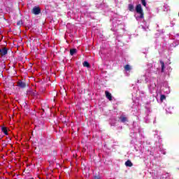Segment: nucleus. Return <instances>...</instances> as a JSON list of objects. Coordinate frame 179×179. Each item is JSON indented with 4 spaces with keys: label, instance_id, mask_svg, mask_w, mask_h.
Returning a JSON list of instances; mask_svg holds the SVG:
<instances>
[{
    "label": "nucleus",
    "instance_id": "nucleus-13",
    "mask_svg": "<svg viewBox=\"0 0 179 179\" xmlns=\"http://www.w3.org/2000/svg\"><path fill=\"white\" fill-rule=\"evenodd\" d=\"M124 70L130 71L131 70V66H129V64L125 65L124 66Z\"/></svg>",
    "mask_w": 179,
    "mask_h": 179
},
{
    "label": "nucleus",
    "instance_id": "nucleus-15",
    "mask_svg": "<svg viewBox=\"0 0 179 179\" xmlns=\"http://www.w3.org/2000/svg\"><path fill=\"white\" fill-rule=\"evenodd\" d=\"M141 3L143 6H146V1L145 0H141Z\"/></svg>",
    "mask_w": 179,
    "mask_h": 179
},
{
    "label": "nucleus",
    "instance_id": "nucleus-6",
    "mask_svg": "<svg viewBox=\"0 0 179 179\" xmlns=\"http://www.w3.org/2000/svg\"><path fill=\"white\" fill-rule=\"evenodd\" d=\"M17 85L20 87H26V83L22 82V81H19L18 83H17Z\"/></svg>",
    "mask_w": 179,
    "mask_h": 179
},
{
    "label": "nucleus",
    "instance_id": "nucleus-14",
    "mask_svg": "<svg viewBox=\"0 0 179 179\" xmlns=\"http://www.w3.org/2000/svg\"><path fill=\"white\" fill-rule=\"evenodd\" d=\"M160 100L163 101V100H166V95L162 94L160 96Z\"/></svg>",
    "mask_w": 179,
    "mask_h": 179
},
{
    "label": "nucleus",
    "instance_id": "nucleus-7",
    "mask_svg": "<svg viewBox=\"0 0 179 179\" xmlns=\"http://www.w3.org/2000/svg\"><path fill=\"white\" fill-rule=\"evenodd\" d=\"M128 9L130 12H134V10H135L133 4H129Z\"/></svg>",
    "mask_w": 179,
    "mask_h": 179
},
{
    "label": "nucleus",
    "instance_id": "nucleus-19",
    "mask_svg": "<svg viewBox=\"0 0 179 179\" xmlns=\"http://www.w3.org/2000/svg\"><path fill=\"white\" fill-rule=\"evenodd\" d=\"M0 52H1V48H0Z\"/></svg>",
    "mask_w": 179,
    "mask_h": 179
},
{
    "label": "nucleus",
    "instance_id": "nucleus-5",
    "mask_svg": "<svg viewBox=\"0 0 179 179\" xmlns=\"http://www.w3.org/2000/svg\"><path fill=\"white\" fill-rule=\"evenodd\" d=\"M125 166L127 167H132L134 166V164H132V162H131V160H127L126 162H125Z\"/></svg>",
    "mask_w": 179,
    "mask_h": 179
},
{
    "label": "nucleus",
    "instance_id": "nucleus-12",
    "mask_svg": "<svg viewBox=\"0 0 179 179\" xmlns=\"http://www.w3.org/2000/svg\"><path fill=\"white\" fill-rule=\"evenodd\" d=\"M1 131L5 135H8V129H6V127H1Z\"/></svg>",
    "mask_w": 179,
    "mask_h": 179
},
{
    "label": "nucleus",
    "instance_id": "nucleus-16",
    "mask_svg": "<svg viewBox=\"0 0 179 179\" xmlns=\"http://www.w3.org/2000/svg\"><path fill=\"white\" fill-rule=\"evenodd\" d=\"M17 26H22V24H23V22H22V21H18V22H17Z\"/></svg>",
    "mask_w": 179,
    "mask_h": 179
},
{
    "label": "nucleus",
    "instance_id": "nucleus-1",
    "mask_svg": "<svg viewBox=\"0 0 179 179\" xmlns=\"http://www.w3.org/2000/svg\"><path fill=\"white\" fill-rule=\"evenodd\" d=\"M136 12L140 15V19H143L145 13H143V10L142 9V5L138 4L136 6Z\"/></svg>",
    "mask_w": 179,
    "mask_h": 179
},
{
    "label": "nucleus",
    "instance_id": "nucleus-3",
    "mask_svg": "<svg viewBox=\"0 0 179 179\" xmlns=\"http://www.w3.org/2000/svg\"><path fill=\"white\" fill-rule=\"evenodd\" d=\"M6 54H8V48H1V52H0V55L3 57V56L6 55Z\"/></svg>",
    "mask_w": 179,
    "mask_h": 179
},
{
    "label": "nucleus",
    "instance_id": "nucleus-10",
    "mask_svg": "<svg viewBox=\"0 0 179 179\" xmlns=\"http://www.w3.org/2000/svg\"><path fill=\"white\" fill-rule=\"evenodd\" d=\"M120 121L121 122H127V121H128V119H127V117L125 116H121Z\"/></svg>",
    "mask_w": 179,
    "mask_h": 179
},
{
    "label": "nucleus",
    "instance_id": "nucleus-9",
    "mask_svg": "<svg viewBox=\"0 0 179 179\" xmlns=\"http://www.w3.org/2000/svg\"><path fill=\"white\" fill-rule=\"evenodd\" d=\"M160 64H161V66H162V69H161V72H164V62L163 61H160Z\"/></svg>",
    "mask_w": 179,
    "mask_h": 179
},
{
    "label": "nucleus",
    "instance_id": "nucleus-8",
    "mask_svg": "<svg viewBox=\"0 0 179 179\" xmlns=\"http://www.w3.org/2000/svg\"><path fill=\"white\" fill-rule=\"evenodd\" d=\"M76 52H77V50L75 48L70 50V55H75V54H76Z\"/></svg>",
    "mask_w": 179,
    "mask_h": 179
},
{
    "label": "nucleus",
    "instance_id": "nucleus-18",
    "mask_svg": "<svg viewBox=\"0 0 179 179\" xmlns=\"http://www.w3.org/2000/svg\"><path fill=\"white\" fill-rule=\"evenodd\" d=\"M94 179H101L99 176H95Z\"/></svg>",
    "mask_w": 179,
    "mask_h": 179
},
{
    "label": "nucleus",
    "instance_id": "nucleus-17",
    "mask_svg": "<svg viewBox=\"0 0 179 179\" xmlns=\"http://www.w3.org/2000/svg\"><path fill=\"white\" fill-rule=\"evenodd\" d=\"M48 143H49V145H52V140L48 138Z\"/></svg>",
    "mask_w": 179,
    "mask_h": 179
},
{
    "label": "nucleus",
    "instance_id": "nucleus-2",
    "mask_svg": "<svg viewBox=\"0 0 179 179\" xmlns=\"http://www.w3.org/2000/svg\"><path fill=\"white\" fill-rule=\"evenodd\" d=\"M40 12H41L40 7H34L32 9V13L34 15H40Z\"/></svg>",
    "mask_w": 179,
    "mask_h": 179
},
{
    "label": "nucleus",
    "instance_id": "nucleus-4",
    "mask_svg": "<svg viewBox=\"0 0 179 179\" xmlns=\"http://www.w3.org/2000/svg\"><path fill=\"white\" fill-rule=\"evenodd\" d=\"M106 97L108 99L109 101L113 100V95L108 91H105Z\"/></svg>",
    "mask_w": 179,
    "mask_h": 179
},
{
    "label": "nucleus",
    "instance_id": "nucleus-11",
    "mask_svg": "<svg viewBox=\"0 0 179 179\" xmlns=\"http://www.w3.org/2000/svg\"><path fill=\"white\" fill-rule=\"evenodd\" d=\"M83 65L86 68H90V64H89V62H84Z\"/></svg>",
    "mask_w": 179,
    "mask_h": 179
}]
</instances>
